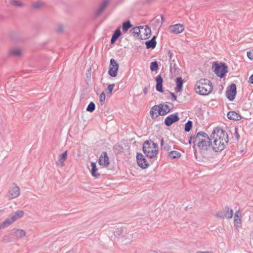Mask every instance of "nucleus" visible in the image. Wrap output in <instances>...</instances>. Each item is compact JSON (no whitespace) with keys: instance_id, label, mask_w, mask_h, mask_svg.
I'll list each match as a JSON object with an SVG mask.
<instances>
[{"instance_id":"f257e3e1","label":"nucleus","mask_w":253,"mask_h":253,"mask_svg":"<svg viewBox=\"0 0 253 253\" xmlns=\"http://www.w3.org/2000/svg\"><path fill=\"white\" fill-rule=\"evenodd\" d=\"M228 142V135L227 132L222 129H217L216 137L211 142V146L215 152L223 150Z\"/></svg>"},{"instance_id":"f03ea898","label":"nucleus","mask_w":253,"mask_h":253,"mask_svg":"<svg viewBox=\"0 0 253 253\" xmlns=\"http://www.w3.org/2000/svg\"><path fill=\"white\" fill-rule=\"evenodd\" d=\"M195 89L200 95H206L212 91V85L211 81L207 79H201L196 82Z\"/></svg>"},{"instance_id":"7ed1b4c3","label":"nucleus","mask_w":253,"mask_h":253,"mask_svg":"<svg viewBox=\"0 0 253 253\" xmlns=\"http://www.w3.org/2000/svg\"><path fill=\"white\" fill-rule=\"evenodd\" d=\"M142 151L149 158L156 157L158 152V145L150 139L146 140L143 143Z\"/></svg>"},{"instance_id":"20e7f679","label":"nucleus","mask_w":253,"mask_h":253,"mask_svg":"<svg viewBox=\"0 0 253 253\" xmlns=\"http://www.w3.org/2000/svg\"><path fill=\"white\" fill-rule=\"evenodd\" d=\"M23 211L18 210L14 212L13 214H11L5 220L0 223V229H3L9 226L13 222L22 217L24 215Z\"/></svg>"},{"instance_id":"39448f33","label":"nucleus","mask_w":253,"mask_h":253,"mask_svg":"<svg viewBox=\"0 0 253 253\" xmlns=\"http://www.w3.org/2000/svg\"><path fill=\"white\" fill-rule=\"evenodd\" d=\"M212 68L214 73L221 78L225 77L228 72V67L225 63L214 62Z\"/></svg>"},{"instance_id":"423d86ee","label":"nucleus","mask_w":253,"mask_h":253,"mask_svg":"<svg viewBox=\"0 0 253 253\" xmlns=\"http://www.w3.org/2000/svg\"><path fill=\"white\" fill-rule=\"evenodd\" d=\"M194 139L195 140L193 141V145L192 147L194 150L195 149L196 142H197V146L199 147L202 145L203 142H205L206 140L207 141L211 140L209 135L204 131L198 132L195 137L194 138Z\"/></svg>"},{"instance_id":"0eeeda50","label":"nucleus","mask_w":253,"mask_h":253,"mask_svg":"<svg viewBox=\"0 0 253 253\" xmlns=\"http://www.w3.org/2000/svg\"><path fill=\"white\" fill-rule=\"evenodd\" d=\"M114 234L115 236L117 237L122 235L121 237L122 241H125L128 239V241L127 243H129L132 238V235L127 232V230L125 227L117 228L114 231Z\"/></svg>"},{"instance_id":"6e6552de","label":"nucleus","mask_w":253,"mask_h":253,"mask_svg":"<svg viewBox=\"0 0 253 253\" xmlns=\"http://www.w3.org/2000/svg\"><path fill=\"white\" fill-rule=\"evenodd\" d=\"M233 210L228 207H225L223 210L218 211L215 216L219 218L230 219L233 216Z\"/></svg>"},{"instance_id":"1a4fd4ad","label":"nucleus","mask_w":253,"mask_h":253,"mask_svg":"<svg viewBox=\"0 0 253 253\" xmlns=\"http://www.w3.org/2000/svg\"><path fill=\"white\" fill-rule=\"evenodd\" d=\"M236 85L235 84L232 83L227 88L226 96L230 101H233L236 94Z\"/></svg>"},{"instance_id":"9d476101","label":"nucleus","mask_w":253,"mask_h":253,"mask_svg":"<svg viewBox=\"0 0 253 253\" xmlns=\"http://www.w3.org/2000/svg\"><path fill=\"white\" fill-rule=\"evenodd\" d=\"M136 160L138 165L143 169L147 168L149 166V162L141 153H137Z\"/></svg>"},{"instance_id":"9b49d317","label":"nucleus","mask_w":253,"mask_h":253,"mask_svg":"<svg viewBox=\"0 0 253 253\" xmlns=\"http://www.w3.org/2000/svg\"><path fill=\"white\" fill-rule=\"evenodd\" d=\"M110 0H102L94 13L95 17L100 16L109 4Z\"/></svg>"},{"instance_id":"f8f14e48","label":"nucleus","mask_w":253,"mask_h":253,"mask_svg":"<svg viewBox=\"0 0 253 253\" xmlns=\"http://www.w3.org/2000/svg\"><path fill=\"white\" fill-rule=\"evenodd\" d=\"M179 120V117L178 116V113H175L167 117L165 119L164 123L166 126H169L173 123L177 122Z\"/></svg>"},{"instance_id":"ddd939ff","label":"nucleus","mask_w":253,"mask_h":253,"mask_svg":"<svg viewBox=\"0 0 253 253\" xmlns=\"http://www.w3.org/2000/svg\"><path fill=\"white\" fill-rule=\"evenodd\" d=\"M20 188L19 187L13 184V186L10 188L7 194V197L9 199H12L18 197L20 195Z\"/></svg>"},{"instance_id":"4468645a","label":"nucleus","mask_w":253,"mask_h":253,"mask_svg":"<svg viewBox=\"0 0 253 253\" xmlns=\"http://www.w3.org/2000/svg\"><path fill=\"white\" fill-rule=\"evenodd\" d=\"M98 163L100 166L104 167H108L110 164L109 157L106 152H103L100 155Z\"/></svg>"},{"instance_id":"2eb2a0df","label":"nucleus","mask_w":253,"mask_h":253,"mask_svg":"<svg viewBox=\"0 0 253 253\" xmlns=\"http://www.w3.org/2000/svg\"><path fill=\"white\" fill-rule=\"evenodd\" d=\"M162 109V107L160 108V105H156L153 106V107L151 109L150 111V113L151 116V118L153 119H156L159 116H161L159 114L160 113V111Z\"/></svg>"},{"instance_id":"dca6fc26","label":"nucleus","mask_w":253,"mask_h":253,"mask_svg":"<svg viewBox=\"0 0 253 253\" xmlns=\"http://www.w3.org/2000/svg\"><path fill=\"white\" fill-rule=\"evenodd\" d=\"M184 28L182 24H176L174 25H171L169 27V30L171 33L175 34H179L182 32Z\"/></svg>"},{"instance_id":"f3484780","label":"nucleus","mask_w":253,"mask_h":253,"mask_svg":"<svg viewBox=\"0 0 253 253\" xmlns=\"http://www.w3.org/2000/svg\"><path fill=\"white\" fill-rule=\"evenodd\" d=\"M156 90L160 92H163L164 90L163 88V79L162 76L160 75H158L156 78Z\"/></svg>"},{"instance_id":"a211bd4d","label":"nucleus","mask_w":253,"mask_h":253,"mask_svg":"<svg viewBox=\"0 0 253 253\" xmlns=\"http://www.w3.org/2000/svg\"><path fill=\"white\" fill-rule=\"evenodd\" d=\"M67 158V151H65L62 154L59 156L58 160L56 161V164L57 166L61 167L64 166V162Z\"/></svg>"},{"instance_id":"6ab92c4d","label":"nucleus","mask_w":253,"mask_h":253,"mask_svg":"<svg viewBox=\"0 0 253 253\" xmlns=\"http://www.w3.org/2000/svg\"><path fill=\"white\" fill-rule=\"evenodd\" d=\"M156 36H154L150 40L145 42L146 47L147 49H154L157 44L156 41Z\"/></svg>"},{"instance_id":"aec40b11","label":"nucleus","mask_w":253,"mask_h":253,"mask_svg":"<svg viewBox=\"0 0 253 253\" xmlns=\"http://www.w3.org/2000/svg\"><path fill=\"white\" fill-rule=\"evenodd\" d=\"M175 83L176 86L174 89L176 92H179L182 90V86L183 84V80L180 77H177L175 79Z\"/></svg>"},{"instance_id":"412c9836","label":"nucleus","mask_w":253,"mask_h":253,"mask_svg":"<svg viewBox=\"0 0 253 253\" xmlns=\"http://www.w3.org/2000/svg\"><path fill=\"white\" fill-rule=\"evenodd\" d=\"M168 102H166L164 103L160 104V108L162 107V109L159 113L161 116H164L168 114L170 111L169 107L168 106Z\"/></svg>"},{"instance_id":"4be33fe9","label":"nucleus","mask_w":253,"mask_h":253,"mask_svg":"<svg viewBox=\"0 0 253 253\" xmlns=\"http://www.w3.org/2000/svg\"><path fill=\"white\" fill-rule=\"evenodd\" d=\"M211 140L207 141L206 140L205 142H203L202 145L199 147L201 152L205 153L206 151H207L211 146Z\"/></svg>"},{"instance_id":"5701e85b","label":"nucleus","mask_w":253,"mask_h":253,"mask_svg":"<svg viewBox=\"0 0 253 253\" xmlns=\"http://www.w3.org/2000/svg\"><path fill=\"white\" fill-rule=\"evenodd\" d=\"M227 116L229 119L235 121H238L242 118L241 116L235 111L228 112Z\"/></svg>"},{"instance_id":"b1692460","label":"nucleus","mask_w":253,"mask_h":253,"mask_svg":"<svg viewBox=\"0 0 253 253\" xmlns=\"http://www.w3.org/2000/svg\"><path fill=\"white\" fill-rule=\"evenodd\" d=\"M12 233L18 238H22L26 235V232L21 229H13Z\"/></svg>"},{"instance_id":"393cba45","label":"nucleus","mask_w":253,"mask_h":253,"mask_svg":"<svg viewBox=\"0 0 253 253\" xmlns=\"http://www.w3.org/2000/svg\"><path fill=\"white\" fill-rule=\"evenodd\" d=\"M122 33L120 28H117L114 33L113 34L111 39V43L113 44L117 40L120 36H121Z\"/></svg>"},{"instance_id":"a878e982","label":"nucleus","mask_w":253,"mask_h":253,"mask_svg":"<svg viewBox=\"0 0 253 253\" xmlns=\"http://www.w3.org/2000/svg\"><path fill=\"white\" fill-rule=\"evenodd\" d=\"M91 169L90 170V172L91 173V175L93 177H95V178H98L100 174L99 173L97 172L98 169L96 168V163L94 162H91Z\"/></svg>"},{"instance_id":"bb28decb","label":"nucleus","mask_w":253,"mask_h":253,"mask_svg":"<svg viewBox=\"0 0 253 253\" xmlns=\"http://www.w3.org/2000/svg\"><path fill=\"white\" fill-rule=\"evenodd\" d=\"M181 154L177 151H171L168 154V157L171 159H179L181 157Z\"/></svg>"},{"instance_id":"cd10ccee","label":"nucleus","mask_w":253,"mask_h":253,"mask_svg":"<svg viewBox=\"0 0 253 253\" xmlns=\"http://www.w3.org/2000/svg\"><path fill=\"white\" fill-rule=\"evenodd\" d=\"M132 25H131L129 20H127L125 22L123 23L122 24V30L123 32L124 33H126L128 30L130 28Z\"/></svg>"},{"instance_id":"c85d7f7f","label":"nucleus","mask_w":253,"mask_h":253,"mask_svg":"<svg viewBox=\"0 0 253 253\" xmlns=\"http://www.w3.org/2000/svg\"><path fill=\"white\" fill-rule=\"evenodd\" d=\"M144 30V39H147L149 38L151 35V28L147 25L145 26Z\"/></svg>"},{"instance_id":"c756f323","label":"nucleus","mask_w":253,"mask_h":253,"mask_svg":"<svg viewBox=\"0 0 253 253\" xmlns=\"http://www.w3.org/2000/svg\"><path fill=\"white\" fill-rule=\"evenodd\" d=\"M109 68L115 69L114 70L116 69V71H118L119 64L114 59H111L110 61Z\"/></svg>"},{"instance_id":"7c9ffc66","label":"nucleus","mask_w":253,"mask_h":253,"mask_svg":"<svg viewBox=\"0 0 253 253\" xmlns=\"http://www.w3.org/2000/svg\"><path fill=\"white\" fill-rule=\"evenodd\" d=\"M161 146L162 149L167 151L171 149V146L169 144L165 142L163 139H161Z\"/></svg>"},{"instance_id":"2f4dec72","label":"nucleus","mask_w":253,"mask_h":253,"mask_svg":"<svg viewBox=\"0 0 253 253\" xmlns=\"http://www.w3.org/2000/svg\"><path fill=\"white\" fill-rule=\"evenodd\" d=\"M193 126V122L190 120H188L185 124L184 130L185 132H189Z\"/></svg>"},{"instance_id":"473e14b6","label":"nucleus","mask_w":253,"mask_h":253,"mask_svg":"<svg viewBox=\"0 0 253 253\" xmlns=\"http://www.w3.org/2000/svg\"><path fill=\"white\" fill-rule=\"evenodd\" d=\"M10 54L15 56H19L21 54V51L18 48L12 49L10 51Z\"/></svg>"},{"instance_id":"72a5a7b5","label":"nucleus","mask_w":253,"mask_h":253,"mask_svg":"<svg viewBox=\"0 0 253 253\" xmlns=\"http://www.w3.org/2000/svg\"><path fill=\"white\" fill-rule=\"evenodd\" d=\"M159 69L158 63L157 61H153L150 64L151 71H157Z\"/></svg>"},{"instance_id":"f704fd0d","label":"nucleus","mask_w":253,"mask_h":253,"mask_svg":"<svg viewBox=\"0 0 253 253\" xmlns=\"http://www.w3.org/2000/svg\"><path fill=\"white\" fill-rule=\"evenodd\" d=\"M9 3L12 5L18 7H22L24 6V4L20 1L15 0H11L9 1Z\"/></svg>"},{"instance_id":"c9c22d12","label":"nucleus","mask_w":253,"mask_h":253,"mask_svg":"<svg viewBox=\"0 0 253 253\" xmlns=\"http://www.w3.org/2000/svg\"><path fill=\"white\" fill-rule=\"evenodd\" d=\"M95 109V105L93 102H91L88 105L86 110L89 112H92L94 111Z\"/></svg>"},{"instance_id":"e433bc0d","label":"nucleus","mask_w":253,"mask_h":253,"mask_svg":"<svg viewBox=\"0 0 253 253\" xmlns=\"http://www.w3.org/2000/svg\"><path fill=\"white\" fill-rule=\"evenodd\" d=\"M115 69L112 68H109L108 71V74L112 77H115L117 75L118 71L116 70H114Z\"/></svg>"},{"instance_id":"4c0bfd02","label":"nucleus","mask_w":253,"mask_h":253,"mask_svg":"<svg viewBox=\"0 0 253 253\" xmlns=\"http://www.w3.org/2000/svg\"><path fill=\"white\" fill-rule=\"evenodd\" d=\"M105 98V94L104 92H102L99 96V102L101 106H102L104 104Z\"/></svg>"},{"instance_id":"58836bf2","label":"nucleus","mask_w":253,"mask_h":253,"mask_svg":"<svg viewBox=\"0 0 253 253\" xmlns=\"http://www.w3.org/2000/svg\"><path fill=\"white\" fill-rule=\"evenodd\" d=\"M234 223L235 226H237V224H240L241 223V219L240 218L239 215H234Z\"/></svg>"},{"instance_id":"ea45409f","label":"nucleus","mask_w":253,"mask_h":253,"mask_svg":"<svg viewBox=\"0 0 253 253\" xmlns=\"http://www.w3.org/2000/svg\"><path fill=\"white\" fill-rule=\"evenodd\" d=\"M43 3L42 2H34L33 4V7L35 9H39V8L42 7L43 6Z\"/></svg>"},{"instance_id":"a19ab883","label":"nucleus","mask_w":253,"mask_h":253,"mask_svg":"<svg viewBox=\"0 0 253 253\" xmlns=\"http://www.w3.org/2000/svg\"><path fill=\"white\" fill-rule=\"evenodd\" d=\"M115 84H109L108 86H107V89L108 90V94H109L110 95H111L112 94V91H113V89L114 88V87L115 86Z\"/></svg>"},{"instance_id":"79ce46f5","label":"nucleus","mask_w":253,"mask_h":253,"mask_svg":"<svg viewBox=\"0 0 253 253\" xmlns=\"http://www.w3.org/2000/svg\"><path fill=\"white\" fill-rule=\"evenodd\" d=\"M247 56L250 60H253V49L247 52Z\"/></svg>"},{"instance_id":"37998d69","label":"nucleus","mask_w":253,"mask_h":253,"mask_svg":"<svg viewBox=\"0 0 253 253\" xmlns=\"http://www.w3.org/2000/svg\"><path fill=\"white\" fill-rule=\"evenodd\" d=\"M12 241V239L10 237L8 236H4L2 238V242L3 243H9Z\"/></svg>"},{"instance_id":"c03bdc74","label":"nucleus","mask_w":253,"mask_h":253,"mask_svg":"<svg viewBox=\"0 0 253 253\" xmlns=\"http://www.w3.org/2000/svg\"><path fill=\"white\" fill-rule=\"evenodd\" d=\"M63 31V27L62 25L59 24L56 29V32L58 33H61Z\"/></svg>"},{"instance_id":"a18cd8bd","label":"nucleus","mask_w":253,"mask_h":253,"mask_svg":"<svg viewBox=\"0 0 253 253\" xmlns=\"http://www.w3.org/2000/svg\"><path fill=\"white\" fill-rule=\"evenodd\" d=\"M133 33L137 34L138 37H141L140 34V30L138 28L134 27L133 28Z\"/></svg>"},{"instance_id":"49530a36","label":"nucleus","mask_w":253,"mask_h":253,"mask_svg":"<svg viewBox=\"0 0 253 253\" xmlns=\"http://www.w3.org/2000/svg\"><path fill=\"white\" fill-rule=\"evenodd\" d=\"M216 133L217 131L216 132V130L214 129L212 132L211 133L210 137H209L210 139H211H211H213V140H214V139L216 137Z\"/></svg>"},{"instance_id":"de8ad7c7","label":"nucleus","mask_w":253,"mask_h":253,"mask_svg":"<svg viewBox=\"0 0 253 253\" xmlns=\"http://www.w3.org/2000/svg\"><path fill=\"white\" fill-rule=\"evenodd\" d=\"M170 95L171 97V100L172 101H174L175 100H176V99H177V97L175 95V94L173 92H170Z\"/></svg>"},{"instance_id":"09e8293b","label":"nucleus","mask_w":253,"mask_h":253,"mask_svg":"<svg viewBox=\"0 0 253 253\" xmlns=\"http://www.w3.org/2000/svg\"><path fill=\"white\" fill-rule=\"evenodd\" d=\"M238 131V128L236 127L235 129V135L237 140L240 138V135L239 134Z\"/></svg>"},{"instance_id":"8fccbe9b","label":"nucleus","mask_w":253,"mask_h":253,"mask_svg":"<svg viewBox=\"0 0 253 253\" xmlns=\"http://www.w3.org/2000/svg\"><path fill=\"white\" fill-rule=\"evenodd\" d=\"M194 137H195V136H191L190 137L189 139V141H188V143H189V144H191V143H192V142L193 143V141L194 140H195L194 139Z\"/></svg>"},{"instance_id":"3c124183","label":"nucleus","mask_w":253,"mask_h":253,"mask_svg":"<svg viewBox=\"0 0 253 253\" xmlns=\"http://www.w3.org/2000/svg\"><path fill=\"white\" fill-rule=\"evenodd\" d=\"M155 18H156V20H157V21H159L160 19L162 20V23L163 21H164V17L162 15H161L160 17L159 18H157V17Z\"/></svg>"},{"instance_id":"603ef678","label":"nucleus","mask_w":253,"mask_h":253,"mask_svg":"<svg viewBox=\"0 0 253 253\" xmlns=\"http://www.w3.org/2000/svg\"><path fill=\"white\" fill-rule=\"evenodd\" d=\"M168 104L169 107V108H170V111L172 109H173V108H174V106H173V104L172 103L168 102Z\"/></svg>"},{"instance_id":"864d4df0","label":"nucleus","mask_w":253,"mask_h":253,"mask_svg":"<svg viewBox=\"0 0 253 253\" xmlns=\"http://www.w3.org/2000/svg\"><path fill=\"white\" fill-rule=\"evenodd\" d=\"M249 83L252 84H253V74L249 78V81H248Z\"/></svg>"},{"instance_id":"5fc2aeb1","label":"nucleus","mask_w":253,"mask_h":253,"mask_svg":"<svg viewBox=\"0 0 253 253\" xmlns=\"http://www.w3.org/2000/svg\"><path fill=\"white\" fill-rule=\"evenodd\" d=\"M168 54L170 58V60H171L173 55L172 53L170 50H169Z\"/></svg>"},{"instance_id":"6e6d98bb","label":"nucleus","mask_w":253,"mask_h":253,"mask_svg":"<svg viewBox=\"0 0 253 253\" xmlns=\"http://www.w3.org/2000/svg\"><path fill=\"white\" fill-rule=\"evenodd\" d=\"M148 92V88L147 87H145L144 89H143V92H144V94L145 95H146L147 94Z\"/></svg>"},{"instance_id":"4d7b16f0","label":"nucleus","mask_w":253,"mask_h":253,"mask_svg":"<svg viewBox=\"0 0 253 253\" xmlns=\"http://www.w3.org/2000/svg\"><path fill=\"white\" fill-rule=\"evenodd\" d=\"M196 253H211L208 251H206V252L198 251V252H197Z\"/></svg>"},{"instance_id":"13d9d810","label":"nucleus","mask_w":253,"mask_h":253,"mask_svg":"<svg viewBox=\"0 0 253 253\" xmlns=\"http://www.w3.org/2000/svg\"><path fill=\"white\" fill-rule=\"evenodd\" d=\"M137 28H138L139 29V30H140V29H142L144 28H145V26H140L139 27H137Z\"/></svg>"},{"instance_id":"bf43d9fd","label":"nucleus","mask_w":253,"mask_h":253,"mask_svg":"<svg viewBox=\"0 0 253 253\" xmlns=\"http://www.w3.org/2000/svg\"><path fill=\"white\" fill-rule=\"evenodd\" d=\"M240 211H237L235 212V215H239V214H240Z\"/></svg>"},{"instance_id":"052dcab7","label":"nucleus","mask_w":253,"mask_h":253,"mask_svg":"<svg viewBox=\"0 0 253 253\" xmlns=\"http://www.w3.org/2000/svg\"><path fill=\"white\" fill-rule=\"evenodd\" d=\"M2 211V210L0 211V213H1V212Z\"/></svg>"},{"instance_id":"680f3d73","label":"nucleus","mask_w":253,"mask_h":253,"mask_svg":"<svg viewBox=\"0 0 253 253\" xmlns=\"http://www.w3.org/2000/svg\"><path fill=\"white\" fill-rule=\"evenodd\" d=\"M69 253V252H68V253Z\"/></svg>"}]
</instances>
